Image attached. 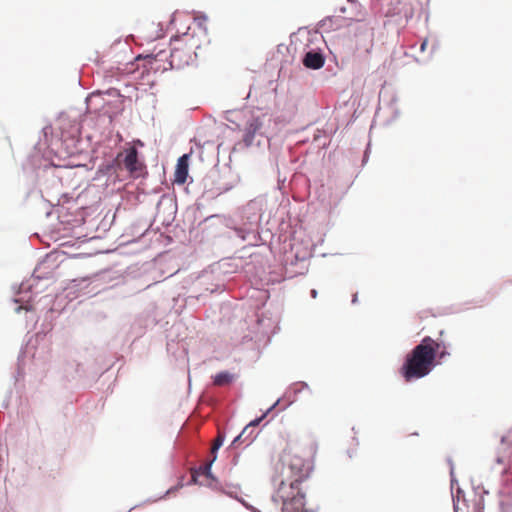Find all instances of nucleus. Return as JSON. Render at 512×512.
I'll return each instance as SVG.
<instances>
[{
    "instance_id": "obj_1",
    "label": "nucleus",
    "mask_w": 512,
    "mask_h": 512,
    "mask_svg": "<svg viewBox=\"0 0 512 512\" xmlns=\"http://www.w3.org/2000/svg\"><path fill=\"white\" fill-rule=\"evenodd\" d=\"M317 451V442L314 439H307L292 447L285 454L281 479L275 496L282 501L284 512L302 511L305 505V496L301 492L299 484L312 473Z\"/></svg>"
},
{
    "instance_id": "obj_2",
    "label": "nucleus",
    "mask_w": 512,
    "mask_h": 512,
    "mask_svg": "<svg viewBox=\"0 0 512 512\" xmlns=\"http://www.w3.org/2000/svg\"><path fill=\"white\" fill-rule=\"evenodd\" d=\"M210 40L206 28L197 23L188 27L182 35L171 39L169 57L173 69H182L194 63L197 50L209 44Z\"/></svg>"
},
{
    "instance_id": "obj_3",
    "label": "nucleus",
    "mask_w": 512,
    "mask_h": 512,
    "mask_svg": "<svg viewBox=\"0 0 512 512\" xmlns=\"http://www.w3.org/2000/svg\"><path fill=\"white\" fill-rule=\"evenodd\" d=\"M429 343H431V337H424L421 342L406 355L405 361L400 368V374L405 381L410 382L423 378L436 366L437 362Z\"/></svg>"
},
{
    "instance_id": "obj_4",
    "label": "nucleus",
    "mask_w": 512,
    "mask_h": 512,
    "mask_svg": "<svg viewBox=\"0 0 512 512\" xmlns=\"http://www.w3.org/2000/svg\"><path fill=\"white\" fill-rule=\"evenodd\" d=\"M121 157L122 154H118L117 160L122 163L132 178H139L146 173V166L139 160L138 151L135 147L132 146L126 149L122 160H120Z\"/></svg>"
},
{
    "instance_id": "obj_5",
    "label": "nucleus",
    "mask_w": 512,
    "mask_h": 512,
    "mask_svg": "<svg viewBox=\"0 0 512 512\" xmlns=\"http://www.w3.org/2000/svg\"><path fill=\"white\" fill-rule=\"evenodd\" d=\"M144 59L147 62V67L154 72L162 73L173 69L169 54L163 49H159L155 53L152 52L151 54L145 55Z\"/></svg>"
},
{
    "instance_id": "obj_6",
    "label": "nucleus",
    "mask_w": 512,
    "mask_h": 512,
    "mask_svg": "<svg viewBox=\"0 0 512 512\" xmlns=\"http://www.w3.org/2000/svg\"><path fill=\"white\" fill-rule=\"evenodd\" d=\"M262 127L263 122L260 117L252 116L247 121L242 139L246 147H250L253 144L256 134L260 133Z\"/></svg>"
},
{
    "instance_id": "obj_7",
    "label": "nucleus",
    "mask_w": 512,
    "mask_h": 512,
    "mask_svg": "<svg viewBox=\"0 0 512 512\" xmlns=\"http://www.w3.org/2000/svg\"><path fill=\"white\" fill-rule=\"evenodd\" d=\"M189 157V154H184L178 159L174 173V183L182 185L186 182L188 177Z\"/></svg>"
},
{
    "instance_id": "obj_8",
    "label": "nucleus",
    "mask_w": 512,
    "mask_h": 512,
    "mask_svg": "<svg viewBox=\"0 0 512 512\" xmlns=\"http://www.w3.org/2000/svg\"><path fill=\"white\" fill-rule=\"evenodd\" d=\"M325 59L320 52L309 51L303 58V64L309 69H320L323 67Z\"/></svg>"
},
{
    "instance_id": "obj_9",
    "label": "nucleus",
    "mask_w": 512,
    "mask_h": 512,
    "mask_svg": "<svg viewBox=\"0 0 512 512\" xmlns=\"http://www.w3.org/2000/svg\"><path fill=\"white\" fill-rule=\"evenodd\" d=\"M234 380V375L227 371H222L213 377V384L218 387L229 385Z\"/></svg>"
},
{
    "instance_id": "obj_10",
    "label": "nucleus",
    "mask_w": 512,
    "mask_h": 512,
    "mask_svg": "<svg viewBox=\"0 0 512 512\" xmlns=\"http://www.w3.org/2000/svg\"><path fill=\"white\" fill-rule=\"evenodd\" d=\"M224 442V436L219 433L218 436L213 441L212 447H211V456L212 461H215L217 458V451L218 449L223 445Z\"/></svg>"
},
{
    "instance_id": "obj_11",
    "label": "nucleus",
    "mask_w": 512,
    "mask_h": 512,
    "mask_svg": "<svg viewBox=\"0 0 512 512\" xmlns=\"http://www.w3.org/2000/svg\"><path fill=\"white\" fill-rule=\"evenodd\" d=\"M429 344H430V347L433 350V355H434L435 359L437 357V351L438 350H442V349H447L448 348V345H446V343L443 340H434V339L431 338V343H429Z\"/></svg>"
},
{
    "instance_id": "obj_12",
    "label": "nucleus",
    "mask_w": 512,
    "mask_h": 512,
    "mask_svg": "<svg viewBox=\"0 0 512 512\" xmlns=\"http://www.w3.org/2000/svg\"><path fill=\"white\" fill-rule=\"evenodd\" d=\"M214 461H212V458L203 466H201L199 468L200 472L203 474V475H206V476H209L210 475V470H211V466H212V463Z\"/></svg>"
},
{
    "instance_id": "obj_13",
    "label": "nucleus",
    "mask_w": 512,
    "mask_h": 512,
    "mask_svg": "<svg viewBox=\"0 0 512 512\" xmlns=\"http://www.w3.org/2000/svg\"><path fill=\"white\" fill-rule=\"evenodd\" d=\"M501 511L502 512H512V504L502 500L501 501Z\"/></svg>"
},
{
    "instance_id": "obj_14",
    "label": "nucleus",
    "mask_w": 512,
    "mask_h": 512,
    "mask_svg": "<svg viewBox=\"0 0 512 512\" xmlns=\"http://www.w3.org/2000/svg\"><path fill=\"white\" fill-rule=\"evenodd\" d=\"M448 355H449V353H448L447 349L438 350L436 359H438V361L440 362Z\"/></svg>"
},
{
    "instance_id": "obj_15",
    "label": "nucleus",
    "mask_w": 512,
    "mask_h": 512,
    "mask_svg": "<svg viewBox=\"0 0 512 512\" xmlns=\"http://www.w3.org/2000/svg\"><path fill=\"white\" fill-rule=\"evenodd\" d=\"M427 45H428V40L427 39L423 40V42L421 43V46H420V50L422 52H424L427 48Z\"/></svg>"
},
{
    "instance_id": "obj_16",
    "label": "nucleus",
    "mask_w": 512,
    "mask_h": 512,
    "mask_svg": "<svg viewBox=\"0 0 512 512\" xmlns=\"http://www.w3.org/2000/svg\"><path fill=\"white\" fill-rule=\"evenodd\" d=\"M261 420H262V418L256 419V420L252 421V422L250 423V425H251V426H256V425H258V424L260 423V421H261Z\"/></svg>"
},
{
    "instance_id": "obj_17",
    "label": "nucleus",
    "mask_w": 512,
    "mask_h": 512,
    "mask_svg": "<svg viewBox=\"0 0 512 512\" xmlns=\"http://www.w3.org/2000/svg\"><path fill=\"white\" fill-rule=\"evenodd\" d=\"M311 296H312L313 298H316V296H317V291L313 289V290L311 291Z\"/></svg>"
},
{
    "instance_id": "obj_18",
    "label": "nucleus",
    "mask_w": 512,
    "mask_h": 512,
    "mask_svg": "<svg viewBox=\"0 0 512 512\" xmlns=\"http://www.w3.org/2000/svg\"><path fill=\"white\" fill-rule=\"evenodd\" d=\"M454 508H455V512H462L461 508L458 505H455Z\"/></svg>"
},
{
    "instance_id": "obj_19",
    "label": "nucleus",
    "mask_w": 512,
    "mask_h": 512,
    "mask_svg": "<svg viewBox=\"0 0 512 512\" xmlns=\"http://www.w3.org/2000/svg\"><path fill=\"white\" fill-rule=\"evenodd\" d=\"M240 439V436L236 437L233 441V443H236Z\"/></svg>"
},
{
    "instance_id": "obj_20",
    "label": "nucleus",
    "mask_w": 512,
    "mask_h": 512,
    "mask_svg": "<svg viewBox=\"0 0 512 512\" xmlns=\"http://www.w3.org/2000/svg\"><path fill=\"white\" fill-rule=\"evenodd\" d=\"M369 36H370V37H372V36H373V33H372L371 31L369 32Z\"/></svg>"
},
{
    "instance_id": "obj_21",
    "label": "nucleus",
    "mask_w": 512,
    "mask_h": 512,
    "mask_svg": "<svg viewBox=\"0 0 512 512\" xmlns=\"http://www.w3.org/2000/svg\"><path fill=\"white\" fill-rule=\"evenodd\" d=\"M351 4L354 2V0H348Z\"/></svg>"
}]
</instances>
